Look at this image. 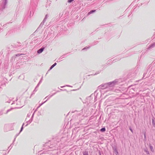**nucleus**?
<instances>
[{"label": "nucleus", "instance_id": "f257e3e1", "mask_svg": "<svg viewBox=\"0 0 155 155\" xmlns=\"http://www.w3.org/2000/svg\"><path fill=\"white\" fill-rule=\"evenodd\" d=\"M121 81L122 80L121 79H116L113 81L102 84L98 87L99 89H101V90L103 91V92H107L112 90L113 87L115 85L120 84Z\"/></svg>", "mask_w": 155, "mask_h": 155}, {"label": "nucleus", "instance_id": "f03ea898", "mask_svg": "<svg viewBox=\"0 0 155 155\" xmlns=\"http://www.w3.org/2000/svg\"><path fill=\"white\" fill-rule=\"evenodd\" d=\"M102 92H103V91L101 90H97L94 92V94H92L88 98L90 99L91 97H94V101L95 102L97 101L98 97L99 96L101 97V96Z\"/></svg>", "mask_w": 155, "mask_h": 155}, {"label": "nucleus", "instance_id": "7ed1b4c3", "mask_svg": "<svg viewBox=\"0 0 155 155\" xmlns=\"http://www.w3.org/2000/svg\"><path fill=\"white\" fill-rule=\"evenodd\" d=\"M7 0H2V2L0 7V9L1 10H3L6 7V5L7 4Z\"/></svg>", "mask_w": 155, "mask_h": 155}, {"label": "nucleus", "instance_id": "20e7f679", "mask_svg": "<svg viewBox=\"0 0 155 155\" xmlns=\"http://www.w3.org/2000/svg\"><path fill=\"white\" fill-rule=\"evenodd\" d=\"M38 0H31V7L32 9H34V8L37 6Z\"/></svg>", "mask_w": 155, "mask_h": 155}, {"label": "nucleus", "instance_id": "39448f33", "mask_svg": "<svg viewBox=\"0 0 155 155\" xmlns=\"http://www.w3.org/2000/svg\"><path fill=\"white\" fill-rule=\"evenodd\" d=\"M45 144L46 146H48L49 149H53L54 150H56L55 146H53V145H50L49 146V143H46Z\"/></svg>", "mask_w": 155, "mask_h": 155}, {"label": "nucleus", "instance_id": "423d86ee", "mask_svg": "<svg viewBox=\"0 0 155 155\" xmlns=\"http://www.w3.org/2000/svg\"><path fill=\"white\" fill-rule=\"evenodd\" d=\"M45 48V47H44V46H43L41 48L37 51V53L40 54L43 51Z\"/></svg>", "mask_w": 155, "mask_h": 155}, {"label": "nucleus", "instance_id": "0eeeda50", "mask_svg": "<svg viewBox=\"0 0 155 155\" xmlns=\"http://www.w3.org/2000/svg\"><path fill=\"white\" fill-rule=\"evenodd\" d=\"M35 113L34 112V113H33V114H32V116L31 117V119H30L28 121H27V124L25 125V126H27L28 124H30L31 122L32 121V120H33V117H34V113Z\"/></svg>", "mask_w": 155, "mask_h": 155}, {"label": "nucleus", "instance_id": "6e6552de", "mask_svg": "<svg viewBox=\"0 0 155 155\" xmlns=\"http://www.w3.org/2000/svg\"><path fill=\"white\" fill-rule=\"evenodd\" d=\"M132 87V86H131L129 87H128V90H131L130 91V92L132 93H134V88H133V87Z\"/></svg>", "mask_w": 155, "mask_h": 155}, {"label": "nucleus", "instance_id": "1a4fd4ad", "mask_svg": "<svg viewBox=\"0 0 155 155\" xmlns=\"http://www.w3.org/2000/svg\"><path fill=\"white\" fill-rule=\"evenodd\" d=\"M154 47H155V42L150 45L148 48H151Z\"/></svg>", "mask_w": 155, "mask_h": 155}, {"label": "nucleus", "instance_id": "9d476101", "mask_svg": "<svg viewBox=\"0 0 155 155\" xmlns=\"http://www.w3.org/2000/svg\"><path fill=\"white\" fill-rule=\"evenodd\" d=\"M113 150H114L115 153L116 154V155H117V154L118 153V152L117 150V147H115L113 148Z\"/></svg>", "mask_w": 155, "mask_h": 155}, {"label": "nucleus", "instance_id": "9b49d317", "mask_svg": "<svg viewBox=\"0 0 155 155\" xmlns=\"http://www.w3.org/2000/svg\"><path fill=\"white\" fill-rule=\"evenodd\" d=\"M6 86V84L5 83H2L0 86V91L2 90V87H5Z\"/></svg>", "mask_w": 155, "mask_h": 155}, {"label": "nucleus", "instance_id": "f8f14e48", "mask_svg": "<svg viewBox=\"0 0 155 155\" xmlns=\"http://www.w3.org/2000/svg\"><path fill=\"white\" fill-rule=\"evenodd\" d=\"M48 101V100H47L46 101H44V102L42 103L41 104H39V105L38 107L36 108V109L35 110L34 112L35 113L37 110L41 106L43 105L44 104L46 101Z\"/></svg>", "mask_w": 155, "mask_h": 155}, {"label": "nucleus", "instance_id": "ddd939ff", "mask_svg": "<svg viewBox=\"0 0 155 155\" xmlns=\"http://www.w3.org/2000/svg\"><path fill=\"white\" fill-rule=\"evenodd\" d=\"M96 11V10H92L90 11L88 13L87 15H88L91 14L95 12Z\"/></svg>", "mask_w": 155, "mask_h": 155}, {"label": "nucleus", "instance_id": "4468645a", "mask_svg": "<svg viewBox=\"0 0 155 155\" xmlns=\"http://www.w3.org/2000/svg\"><path fill=\"white\" fill-rule=\"evenodd\" d=\"M152 120V125L154 127H155V118L154 117H153Z\"/></svg>", "mask_w": 155, "mask_h": 155}, {"label": "nucleus", "instance_id": "2eb2a0df", "mask_svg": "<svg viewBox=\"0 0 155 155\" xmlns=\"http://www.w3.org/2000/svg\"><path fill=\"white\" fill-rule=\"evenodd\" d=\"M51 3V1H50V0H48L47 2L46 6L47 7L49 6Z\"/></svg>", "mask_w": 155, "mask_h": 155}, {"label": "nucleus", "instance_id": "dca6fc26", "mask_svg": "<svg viewBox=\"0 0 155 155\" xmlns=\"http://www.w3.org/2000/svg\"><path fill=\"white\" fill-rule=\"evenodd\" d=\"M56 64L57 63H55L54 64H53L52 65H51V66L48 71L52 69L56 65Z\"/></svg>", "mask_w": 155, "mask_h": 155}, {"label": "nucleus", "instance_id": "f3484780", "mask_svg": "<svg viewBox=\"0 0 155 155\" xmlns=\"http://www.w3.org/2000/svg\"><path fill=\"white\" fill-rule=\"evenodd\" d=\"M45 22V21H44V20H43V21L41 22L40 25L38 27V28H41L43 25L44 24V23Z\"/></svg>", "mask_w": 155, "mask_h": 155}, {"label": "nucleus", "instance_id": "a211bd4d", "mask_svg": "<svg viewBox=\"0 0 155 155\" xmlns=\"http://www.w3.org/2000/svg\"><path fill=\"white\" fill-rule=\"evenodd\" d=\"M49 16V15L48 14H47L46 15L45 17L43 20L44 21H46L47 18Z\"/></svg>", "mask_w": 155, "mask_h": 155}, {"label": "nucleus", "instance_id": "6ab92c4d", "mask_svg": "<svg viewBox=\"0 0 155 155\" xmlns=\"http://www.w3.org/2000/svg\"><path fill=\"white\" fill-rule=\"evenodd\" d=\"M100 131L101 132H104L106 131V129L105 127H103L100 129Z\"/></svg>", "mask_w": 155, "mask_h": 155}, {"label": "nucleus", "instance_id": "aec40b11", "mask_svg": "<svg viewBox=\"0 0 155 155\" xmlns=\"http://www.w3.org/2000/svg\"><path fill=\"white\" fill-rule=\"evenodd\" d=\"M91 47V46H89L88 47L86 46V47L82 49V50H87L89 49Z\"/></svg>", "mask_w": 155, "mask_h": 155}, {"label": "nucleus", "instance_id": "412c9836", "mask_svg": "<svg viewBox=\"0 0 155 155\" xmlns=\"http://www.w3.org/2000/svg\"><path fill=\"white\" fill-rule=\"evenodd\" d=\"M144 150L145 152L147 153V154H150L147 148L144 149Z\"/></svg>", "mask_w": 155, "mask_h": 155}, {"label": "nucleus", "instance_id": "4be33fe9", "mask_svg": "<svg viewBox=\"0 0 155 155\" xmlns=\"http://www.w3.org/2000/svg\"><path fill=\"white\" fill-rule=\"evenodd\" d=\"M98 42L97 41H94L91 44V46L94 45L98 43Z\"/></svg>", "mask_w": 155, "mask_h": 155}, {"label": "nucleus", "instance_id": "5701e85b", "mask_svg": "<svg viewBox=\"0 0 155 155\" xmlns=\"http://www.w3.org/2000/svg\"><path fill=\"white\" fill-rule=\"evenodd\" d=\"M37 88L35 87V89L33 91L32 93L31 94V96L34 94H35V93L37 91Z\"/></svg>", "mask_w": 155, "mask_h": 155}, {"label": "nucleus", "instance_id": "b1692460", "mask_svg": "<svg viewBox=\"0 0 155 155\" xmlns=\"http://www.w3.org/2000/svg\"><path fill=\"white\" fill-rule=\"evenodd\" d=\"M150 149L151 150L152 152H153L154 150L153 149V147L152 146H151L150 145Z\"/></svg>", "mask_w": 155, "mask_h": 155}, {"label": "nucleus", "instance_id": "393cba45", "mask_svg": "<svg viewBox=\"0 0 155 155\" xmlns=\"http://www.w3.org/2000/svg\"><path fill=\"white\" fill-rule=\"evenodd\" d=\"M24 124V123L23 124L22 127H21V129H20V132H19V133H20L22 131V130H23V126Z\"/></svg>", "mask_w": 155, "mask_h": 155}, {"label": "nucleus", "instance_id": "a878e982", "mask_svg": "<svg viewBox=\"0 0 155 155\" xmlns=\"http://www.w3.org/2000/svg\"><path fill=\"white\" fill-rule=\"evenodd\" d=\"M83 155H88L87 151H85L83 153Z\"/></svg>", "mask_w": 155, "mask_h": 155}, {"label": "nucleus", "instance_id": "bb28decb", "mask_svg": "<svg viewBox=\"0 0 155 155\" xmlns=\"http://www.w3.org/2000/svg\"><path fill=\"white\" fill-rule=\"evenodd\" d=\"M20 134V133H19V132L18 134H16L15 135V138H14V141H13V142H14L15 141V139H16V137H17V136L19 135V134Z\"/></svg>", "mask_w": 155, "mask_h": 155}, {"label": "nucleus", "instance_id": "cd10ccee", "mask_svg": "<svg viewBox=\"0 0 155 155\" xmlns=\"http://www.w3.org/2000/svg\"><path fill=\"white\" fill-rule=\"evenodd\" d=\"M21 45V44L20 43H18L17 45H16V47H18Z\"/></svg>", "mask_w": 155, "mask_h": 155}, {"label": "nucleus", "instance_id": "c85d7f7f", "mask_svg": "<svg viewBox=\"0 0 155 155\" xmlns=\"http://www.w3.org/2000/svg\"><path fill=\"white\" fill-rule=\"evenodd\" d=\"M68 53L67 54H65L63 55L62 56L63 57L65 58L67 57L68 56Z\"/></svg>", "mask_w": 155, "mask_h": 155}, {"label": "nucleus", "instance_id": "c756f323", "mask_svg": "<svg viewBox=\"0 0 155 155\" xmlns=\"http://www.w3.org/2000/svg\"><path fill=\"white\" fill-rule=\"evenodd\" d=\"M13 109V108H10V109H8V110H7L6 113V114L8 113L11 110H12Z\"/></svg>", "mask_w": 155, "mask_h": 155}, {"label": "nucleus", "instance_id": "7c9ffc66", "mask_svg": "<svg viewBox=\"0 0 155 155\" xmlns=\"http://www.w3.org/2000/svg\"><path fill=\"white\" fill-rule=\"evenodd\" d=\"M129 129L131 131L132 133H133V130H132V129L131 127H129Z\"/></svg>", "mask_w": 155, "mask_h": 155}, {"label": "nucleus", "instance_id": "2f4dec72", "mask_svg": "<svg viewBox=\"0 0 155 155\" xmlns=\"http://www.w3.org/2000/svg\"><path fill=\"white\" fill-rule=\"evenodd\" d=\"M3 114V110H2L0 111V116H2Z\"/></svg>", "mask_w": 155, "mask_h": 155}, {"label": "nucleus", "instance_id": "473e14b6", "mask_svg": "<svg viewBox=\"0 0 155 155\" xmlns=\"http://www.w3.org/2000/svg\"><path fill=\"white\" fill-rule=\"evenodd\" d=\"M23 54H16L15 55V56H19L21 55H22Z\"/></svg>", "mask_w": 155, "mask_h": 155}, {"label": "nucleus", "instance_id": "72a5a7b5", "mask_svg": "<svg viewBox=\"0 0 155 155\" xmlns=\"http://www.w3.org/2000/svg\"><path fill=\"white\" fill-rule=\"evenodd\" d=\"M74 0H68V2L69 3H70L72 2H73Z\"/></svg>", "mask_w": 155, "mask_h": 155}, {"label": "nucleus", "instance_id": "f704fd0d", "mask_svg": "<svg viewBox=\"0 0 155 155\" xmlns=\"http://www.w3.org/2000/svg\"><path fill=\"white\" fill-rule=\"evenodd\" d=\"M98 152L99 155H101V152H102V151H101L100 150H98Z\"/></svg>", "mask_w": 155, "mask_h": 155}, {"label": "nucleus", "instance_id": "c9c22d12", "mask_svg": "<svg viewBox=\"0 0 155 155\" xmlns=\"http://www.w3.org/2000/svg\"><path fill=\"white\" fill-rule=\"evenodd\" d=\"M64 58L62 56H61V57H60L58 59L59 60H62V59H63Z\"/></svg>", "mask_w": 155, "mask_h": 155}, {"label": "nucleus", "instance_id": "e433bc0d", "mask_svg": "<svg viewBox=\"0 0 155 155\" xmlns=\"http://www.w3.org/2000/svg\"><path fill=\"white\" fill-rule=\"evenodd\" d=\"M147 74V73H144L143 74V79H145V78H146H146H144L145 77V75Z\"/></svg>", "mask_w": 155, "mask_h": 155}, {"label": "nucleus", "instance_id": "4c0bfd02", "mask_svg": "<svg viewBox=\"0 0 155 155\" xmlns=\"http://www.w3.org/2000/svg\"><path fill=\"white\" fill-rule=\"evenodd\" d=\"M52 97V95H50L48 97L47 100H48L50 98H51Z\"/></svg>", "mask_w": 155, "mask_h": 155}, {"label": "nucleus", "instance_id": "58836bf2", "mask_svg": "<svg viewBox=\"0 0 155 155\" xmlns=\"http://www.w3.org/2000/svg\"><path fill=\"white\" fill-rule=\"evenodd\" d=\"M12 145V144H11L10 145V146L9 147H8V149H10H10H11V148L12 147H12H11V146Z\"/></svg>", "mask_w": 155, "mask_h": 155}, {"label": "nucleus", "instance_id": "ea45409f", "mask_svg": "<svg viewBox=\"0 0 155 155\" xmlns=\"http://www.w3.org/2000/svg\"><path fill=\"white\" fill-rule=\"evenodd\" d=\"M40 84V83H38V84H37V86H36V88H37V87H38L39 86V85Z\"/></svg>", "mask_w": 155, "mask_h": 155}, {"label": "nucleus", "instance_id": "a19ab883", "mask_svg": "<svg viewBox=\"0 0 155 155\" xmlns=\"http://www.w3.org/2000/svg\"><path fill=\"white\" fill-rule=\"evenodd\" d=\"M30 115H31V114H28L27 115V117H29Z\"/></svg>", "mask_w": 155, "mask_h": 155}, {"label": "nucleus", "instance_id": "79ce46f5", "mask_svg": "<svg viewBox=\"0 0 155 155\" xmlns=\"http://www.w3.org/2000/svg\"><path fill=\"white\" fill-rule=\"evenodd\" d=\"M56 92H55V93H54L52 95H52V96L54 95V94H56Z\"/></svg>", "mask_w": 155, "mask_h": 155}, {"label": "nucleus", "instance_id": "37998d69", "mask_svg": "<svg viewBox=\"0 0 155 155\" xmlns=\"http://www.w3.org/2000/svg\"><path fill=\"white\" fill-rule=\"evenodd\" d=\"M66 86H67V87H72V86H71L69 85H67Z\"/></svg>", "mask_w": 155, "mask_h": 155}, {"label": "nucleus", "instance_id": "c03bdc74", "mask_svg": "<svg viewBox=\"0 0 155 155\" xmlns=\"http://www.w3.org/2000/svg\"><path fill=\"white\" fill-rule=\"evenodd\" d=\"M42 82V79L40 81H39V83L40 84Z\"/></svg>", "mask_w": 155, "mask_h": 155}, {"label": "nucleus", "instance_id": "a18cd8bd", "mask_svg": "<svg viewBox=\"0 0 155 155\" xmlns=\"http://www.w3.org/2000/svg\"><path fill=\"white\" fill-rule=\"evenodd\" d=\"M144 138L146 139V135H145V133L144 134Z\"/></svg>", "mask_w": 155, "mask_h": 155}, {"label": "nucleus", "instance_id": "49530a36", "mask_svg": "<svg viewBox=\"0 0 155 155\" xmlns=\"http://www.w3.org/2000/svg\"><path fill=\"white\" fill-rule=\"evenodd\" d=\"M6 153H4V154H3V155H6Z\"/></svg>", "mask_w": 155, "mask_h": 155}, {"label": "nucleus", "instance_id": "de8ad7c7", "mask_svg": "<svg viewBox=\"0 0 155 155\" xmlns=\"http://www.w3.org/2000/svg\"><path fill=\"white\" fill-rule=\"evenodd\" d=\"M65 87V86H61V88H63L64 87Z\"/></svg>", "mask_w": 155, "mask_h": 155}, {"label": "nucleus", "instance_id": "09e8293b", "mask_svg": "<svg viewBox=\"0 0 155 155\" xmlns=\"http://www.w3.org/2000/svg\"><path fill=\"white\" fill-rule=\"evenodd\" d=\"M109 64V63L108 62L106 64L107 65V64Z\"/></svg>", "mask_w": 155, "mask_h": 155}, {"label": "nucleus", "instance_id": "8fccbe9b", "mask_svg": "<svg viewBox=\"0 0 155 155\" xmlns=\"http://www.w3.org/2000/svg\"><path fill=\"white\" fill-rule=\"evenodd\" d=\"M112 61V60H109L108 61H109V62H110V61Z\"/></svg>", "mask_w": 155, "mask_h": 155}, {"label": "nucleus", "instance_id": "3c124183", "mask_svg": "<svg viewBox=\"0 0 155 155\" xmlns=\"http://www.w3.org/2000/svg\"><path fill=\"white\" fill-rule=\"evenodd\" d=\"M84 110V109H82V112H83V111Z\"/></svg>", "mask_w": 155, "mask_h": 155}, {"label": "nucleus", "instance_id": "603ef678", "mask_svg": "<svg viewBox=\"0 0 155 155\" xmlns=\"http://www.w3.org/2000/svg\"><path fill=\"white\" fill-rule=\"evenodd\" d=\"M97 73H95V74H94V75H97Z\"/></svg>", "mask_w": 155, "mask_h": 155}, {"label": "nucleus", "instance_id": "864d4df0", "mask_svg": "<svg viewBox=\"0 0 155 155\" xmlns=\"http://www.w3.org/2000/svg\"><path fill=\"white\" fill-rule=\"evenodd\" d=\"M130 14H130L129 15H128V18L130 17Z\"/></svg>", "mask_w": 155, "mask_h": 155}, {"label": "nucleus", "instance_id": "5fc2aeb1", "mask_svg": "<svg viewBox=\"0 0 155 155\" xmlns=\"http://www.w3.org/2000/svg\"><path fill=\"white\" fill-rule=\"evenodd\" d=\"M48 97V96H47V97H46L45 98V99L46 98H47V97Z\"/></svg>", "mask_w": 155, "mask_h": 155}, {"label": "nucleus", "instance_id": "6e6d98bb", "mask_svg": "<svg viewBox=\"0 0 155 155\" xmlns=\"http://www.w3.org/2000/svg\"><path fill=\"white\" fill-rule=\"evenodd\" d=\"M60 90L61 91H63V90L62 89H60Z\"/></svg>", "mask_w": 155, "mask_h": 155}, {"label": "nucleus", "instance_id": "4d7b16f0", "mask_svg": "<svg viewBox=\"0 0 155 155\" xmlns=\"http://www.w3.org/2000/svg\"><path fill=\"white\" fill-rule=\"evenodd\" d=\"M101 72V71H99L97 73V74H98V73H99Z\"/></svg>", "mask_w": 155, "mask_h": 155}, {"label": "nucleus", "instance_id": "13d9d810", "mask_svg": "<svg viewBox=\"0 0 155 155\" xmlns=\"http://www.w3.org/2000/svg\"><path fill=\"white\" fill-rule=\"evenodd\" d=\"M59 92V91H57V92Z\"/></svg>", "mask_w": 155, "mask_h": 155}, {"label": "nucleus", "instance_id": "bf43d9fd", "mask_svg": "<svg viewBox=\"0 0 155 155\" xmlns=\"http://www.w3.org/2000/svg\"><path fill=\"white\" fill-rule=\"evenodd\" d=\"M3 151V152H4V151H5V150H3V151Z\"/></svg>", "mask_w": 155, "mask_h": 155}, {"label": "nucleus", "instance_id": "052dcab7", "mask_svg": "<svg viewBox=\"0 0 155 155\" xmlns=\"http://www.w3.org/2000/svg\"><path fill=\"white\" fill-rule=\"evenodd\" d=\"M114 61H115L114 60H113V61H112V62H114Z\"/></svg>", "mask_w": 155, "mask_h": 155}, {"label": "nucleus", "instance_id": "680f3d73", "mask_svg": "<svg viewBox=\"0 0 155 155\" xmlns=\"http://www.w3.org/2000/svg\"><path fill=\"white\" fill-rule=\"evenodd\" d=\"M56 61L57 62H59V61Z\"/></svg>", "mask_w": 155, "mask_h": 155}, {"label": "nucleus", "instance_id": "e2e57ef3", "mask_svg": "<svg viewBox=\"0 0 155 155\" xmlns=\"http://www.w3.org/2000/svg\"><path fill=\"white\" fill-rule=\"evenodd\" d=\"M30 14L31 15V12H30Z\"/></svg>", "mask_w": 155, "mask_h": 155}, {"label": "nucleus", "instance_id": "0e129e2a", "mask_svg": "<svg viewBox=\"0 0 155 155\" xmlns=\"http://www.w3.org/2000/svg\"><path fill=\"white\" fill-rule=\"evenodd\" d=\"M9 150L8 151V152H9Z\"/></svg>", "mask_w": 155, "mask_h": 155}]
</instances>
